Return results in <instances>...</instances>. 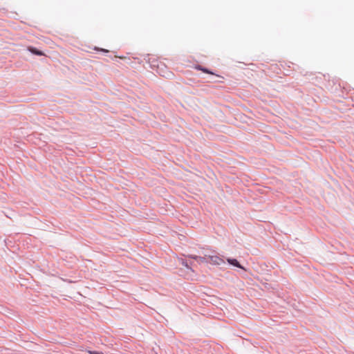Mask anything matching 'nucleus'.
<instances>
[{
  "label": "nucleus",
  "instance_id": "obj_1",
  "mask_svg": "<svg viewBox=\"0 0 354 354\" xmlns=\"http://www.w3.org/2000/svg\"><path fill=\"white\" fill-rule=\"evenodd\" d=\"M207 259L208 263L213 265H221L225 263L224 260L217 255H208Z\"/></svg>",
  "mask_w": 354,
  "mask_h": 354
},
{
  "label": "nucleus",
  "instance_id": "obj_2",
  "mask_svg": "<svg viewBox=\"0 0 354 354\" xmlns=\"http://www.w3.org/2000/svg\"><path fill=\"white\" fill-rule=\"evenodd\" d=\"M207 257H208L207 255H205V257H198V256H193V255L189 256L190 258L196 260L200 263H208Z\"/></svg>",
  "mask_w": 354,
  "mask_h": 354
},
{
  "label": "nucleus",
  "instance_id": "obj_3",
  "mask_svg": "<svg viewBox=\"0 0 354 354\" xmlns=\"http://www.w3.org/2000/svg\"><path fill=\"white\" fill-rule=\"evenodd\" d=\"M227 262L232 265V266H234L236 267H238L239 268H241L243 270H245V268L243 267H242L240 263L238 262V261L235 259H227Z\"/></svg>",
  "mask_w": 354,
  "mask_h": 354
},
{
  "label": "nucleus",
  "instance_id": "obj_4",
  "mask_svg": "<svg viewBox=\"0 0 354 354\" xmlns=\"http://www.w3.org/2000/svg\"><path fill=\"white\" fill-rule=\"evenodd\" d=\"M28 50H29V51H30L31 53H32L33 54L37 55H44V53L41 51H40L33 47H29Z\"/></svg>",
  "mask_w": 354,
  "mask_h": 354
},
{
  "label": "nucleus",
  "instance_id": "obj_5",
  "mask_svg": "<svg viewBox=\"0 0 354 354\" xmlns=\"http://www.w3.org/2000/svg\"><path fill=\"white\" fill-rule=\"evenodd\" d=\"M199 70H201L203 71V72L206 73H209V74H213V73L210 72L209 71H208L207 69L206 68H202L201 67H198V68Z\"/></svg>",
  "mask_w": 354,
  "mask_h": 354
},
{
  "label": "nucleus",
  "instance_id": "obj_6",
  "mask_svg": "<svg viewBox=\"0 0 354 354\" xmlns=\"http://www.w3.org/2000/svg\"><path fill=\"white\" fill-rule=\"evenodd\" d=\"M95 49L97 50L102 51V52H104V53H108L109 52V50H107L106 49H104V48H100H100H95Z\"/></svg>",
  "mask_w": 354,
  "mask_h": 354
},
{
  "label": "nucleus",
  "instance_id": "obj_7",
  "mask_svg": "<svg viewBox=\"0 0 354 354\" xmlns=\"http://www.w3.org/2000/svg\"><path fill=\"white\" fill-rule=\"evenodd\" d=\"M90 353L91 354H103L102 353H100L97 351H91Z\"/></svg>",
  "mask_w": 354,
  "mask_h": 354
}]
</instances>
